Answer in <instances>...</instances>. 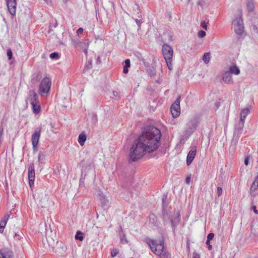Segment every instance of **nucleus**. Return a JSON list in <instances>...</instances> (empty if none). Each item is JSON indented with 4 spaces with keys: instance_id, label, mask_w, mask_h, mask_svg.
<instances>
[{
    "instance_id": "f257e3e1",
    "label": "nucleus",
    "mask_w": 258,
    "mask_h": 258,
    "mask_svg": "<svg viewBox=\"0 0 258 258\" xmlns=\"http://www.w3.org/2000/svg\"><path fill=\"white\" fill-rule=\"evenodd\" d=\"M160 131L153 126L143 129L138 139L134 142L129 155V161H136L145 154L155 151L160 146Z\"/></svg>"
},
{
    "instance_id": "f03ea898",
    "label": "nucleus",
    "mask_w": 258,
    "mask_h": 258,
    "mask_svg": "<svg viewBox=\"0 0 258 258\" xmlns=\"http://www.w3.org/2000/svg\"><path fill=\"white\" fill-rule=\"evenodd\" d=\"M162 219L164 225L170 224L172 229L173 232L175 233V231L177 226L180 221V215L178 211H170L166 208L162 209Z\"/></svg>"
},
{
    "instance_id": "7ed1b4c3",
    "label": "nucleus",
    "mask_w": 258,
    "mask_h": 258,
    "mask_svg": "<svg viewBox=\"0 0 258 258\" xmlns=\"http://www.w3.org/2000/svg\"><path fill=\"white\" fill-rule=\"evenodd\" d=\"M146 241L150 246L151 250L155 254H161L163 251L167 250L164 246V242L163 239L160 240L158 242L157 241L150 238H146Z\"/></svg>"
},
{
    "instance_id": "20e7f679",
    "label": "nucleus",
    "mask_w": 258,
    "mask_h": 258,
    "mask_svg": "<svg viewBox=\"0 0 258 258\" xmlns=\"http://www.w3.org/2000/svg\"><path fill=\"white\" fill-rule=\"evenodd\" d=\"M234 30L237 35L241 36L244 32V25L242 19V12L240 11L238 16H235L232 22Z\"/></svg>"
},
{
    "instance_id": "39448f33",
    "label": "nucleus",
    "mask_w": 258,
    "mask_h": 258,
    "mask_svg": "<svg viewBox=\"0 0 258 258\" xmlns=\"http://www.w3.org/2000/svg\"><path fill=\"white\" fill-rule=\"evenodd\" d=\"M51 85V82L49 78L47 77L43 78L39 85L38 89L39 93L41 95L47 94L50 90Z\"/></svg>"
},
{
    "instance_id": "423d86ee",
    "label": "nucleus",
    "mask_w": 258,
    "mask_h": 258,
    "mask_svg": "<svg viewBox=\"0 0 258 258\" xmlns=\"http://www.w3.org/2000/svg\"><path fill=\"white\" fill-rule=\"evenodd\" d=\"M244 123L239 121L235 125L233 134V137L232 140L231 144L236 145L239 140L240 136L243 131Z\"/></svg>"
},
{
    "instance_id": "0eeeda50",
    "label": "nucleus",
    "mask_w": 258,
    "mask_h": 258,
    "mask_svg": "<svg viewBox=\"0 0 258 258\" xmlns=\"http://www.w3.org/2000/svg\"><path fill=\"white\" fill-rule=\"evenodd\" d=\"M162 51L165 59L172 58L173 50L170 45L164 44L162 46Z\"/></svg>"
},
{
    "instance_id": "6e6552de",
    "label": "nucleus",
    "mask_w": 258,
    "mask_h": 258,
    "mask_svg": "<svg viewBox=\"0 0 258 258\" xmlns=\"http://www.w3.org/2000/svg\"><path fill=\"white\" fill-rule=\"evenodd\" d=\"M35 170L34 165L32 163L30 164L28 167V179L29 182V185L31 188L34 186V180H35Z\"/></svg>"
},
{
    "instance_id": "1a4fd4ad",
    "label": "nucleus",
    "mask_w": 258,
    "mask_h": 258,
    "mask_svg": "<svg viewBox=\"0 0 258 258\" xmlns=\"http://www.w3.org/2000/svg\"><path fill=\"white\" fill-rule=\"evenodd\" d=\"M6 2L10 14L12 16L15 15L17 8L16 0H6Z\"/></svg>"
},
{
    "instance_id": "9d476101",
    "label": "nucleus",
    "mask_w": 258,
    "mask_h": 258,
    "mask_svg": "<svg viewBox=\"0 0 258 258\" xmlns=\"http://www.w3.org/2000/svg\"><path fill=\"white\" fill-rule=\"evenodd\" d=\"M197 153V147L193 146L189 151L186 157V164L189 166L191 164L195 158Z\"/></svg>"
},
{
    "instance_id": "9b49d317",
    "label": "nucleus",
    "mask_w": 258,
    "mask_h": 258,
    "mask_svg": "<svg viewBox=\"0 0 258 258\" xmlns=\"http://www.w3.org/2000/svg\"><path fill=\"white\" fill-rule=\"evenodd\" d=\"M41 127H37L31 137L32 144L38 145L40 134Z\"/></svg>"
},
{
    "instance_id": "f8f14e48",
    "label": "nucleus",
    "mask_w": 258,
    "mask_h": 258,
    "mask_svg": "<svg viewBox=\"0 0 258 258\" xmlns=\"http://www.w3.org/2000/svg\"><path fill=\"white\" fill-rule=\"evenodd\" d=\"M198 123L196 119H191L187 124L186 132L192 133L197 128Z\"/></svg>"
},
{
    "instance_id": "ddd939ff",
    "label": "nucleus",
    "mask_w": 258,
    "mask_h": 258,
    "mask_svg": "<svg viewBox=\"0 0 258 258\" xmlns=\"http://www.w3.org/2000/svg\"><path fill=\"white\" fill-rule=\"evenodd\" d=\"M26 101H29L31 104L38 102V96L34 91L30 90L29 91L28 97Z\"/></svg>"
},
{
    "instance_id": "4468645a",
    "label": "nucleus",
    "mask_w": 258,
    "mask_h": 258,
    "mask_svg": "<svg viewBox=\"0 0 258 258\" xmlns=\"http://www.w3.org/2000/svg\"><path fill=\"white\" fill-rule=\"evenodd\" d=\"M0 255L2 258H13V252L8 248H3L0 250Z\"/></svg>"
},
{
    "instance_id": "2eb2a0df",
    "label": "nucleus",
    "mask_w": 258,
    "mask_h": 258,
    "mask_svg": "<svg viewBox=\"0 0 258 258\" xmlns=\"http://www.w3.org/2000/svg\"><path fill=\"white\" fill-rule=\"evenodd\" d=\"M222 80L223 82L226 84L233 83L232 75L228 71H226L223 73Z\"/></svg>"
},
{
    "instance_id": "dca6fc26",
    "label": "nucleus",
    "mask_w": 258,
    "mask_h": 258,
    "mask_svg": "<svg viewBox=\"0 0 258 258\" xmlns=\"http://www.w3.org/2000/svg\"><path fill=\"white\" fill-rule=\"evenodd\" d=\"M245 5L248 13H251L255 9V5L254 0H246Z\"/></svg>"
},
{
    "instance_id": "f3484780",
    "label": "nucleus",
    "mask_w": 258,
    "mask_h": 258,
    "mask_svg": "<svg viewBox=\"0 0 258 258\" xmlns=\"http://www.w3.org/2000/svg\"><path fill=\"white\" fill-rule=\"evenodd\" d=\"M227 71L229 72L231 75L232 74L238 75L240 73L239 68L236 64L230 66Z\"/></svg>"
},
{
    "instance_id": "a211bd4d",
    "label": "nucleus",
    "mask_w": 258,
    "mask_h": 258,
    "mask_svg": "<svg viewBox=\"0 0 258 258\" xmlns=\"http://www.w3.org/2000/svg\"><path fill=\"white\" fill-rule=\"evenodd\" d=\"M10 215H5L0 221V233H3Z\"/></svg>"
},
{
    "instance_id": "6ab92c4d",
    "label": "nucleus",
    "mask_w": 258,
    "mask_h": 258,
    "mask_svg": "<svg viewBox=\"0 0 258 258\" xmlns=\"http://www.w3.org/2000/svg\"><path fill=\"white\" fill-rule=\"evenodd\" d=\"M250 113V110L248 108H245L241 111L240 118L239 121L244 123L245 119Z\"/></svg>"
},
{
    "instance_id": "aec40b11",
    "label": "nucleus",
    "mask_w": 258,
    "mask_h": 258,
    "mask_svg": "<svg viewBox=\"0 0 258 258\" xmlns=\"http://www.w3.org/2000/svg\"><path fill=\"white\" fill-rule=\"evenodd\" d=\"M87 136L85 132L81 133L78 137V142L81 146H83L86 141Z\"/></svg>"
},
{
    "instance_id": "412c9836",
    "label": "nucleus",
    "mask_w": 258,
    "mask_h": 258,
    "mask_svg": "<svg viewBox=\"0 0 258 258\" xmlns=\"http://www.w3.org/2000/svg\"><path fill=\"white\" fill-rule=\"evenodd\" d=\"M170 111L173 117L176 118L179 115L180 112V108L179 107V108L177 109V108H176V107H173V106H171L170 108Z\"/></svg>"
},
{
    "instance_id": "4be33fe9",
    "label": "nucleus",
    "mask_w": 258,
    "mask_h": 258,
    "mask_svg": "<svg viewBox=\"0 0 258 258\" xmlns=\"http://www.w3.org/2000/svg\"><path fill=\"white\" fill-rule=\"evenodd\" d=\"M33 111L35 114H38L40 112L41 108L39 103V102H36V103L31 104Z\"/></svg>"
},
{
    "instance_id": "5701e85b",
    "label": "nucleus",
    "mask_w": 258,
    "mask_h": 258,
    "mask_svg": "<svg viewBox=\"0 0 258 258\" xmlns=\"http://www.w3.org/2000/svg\"><path fill=\"white\" fill-rule=\"evenodd\" d=\"M158 258H171V254L167 250L163 251L161 254L158 255Z\"/></svg>"
},
{
    "instance_id": "b1692460",
    "label": "nucleus",
    "mask_w": 258,
    "mask_h": 258,
    "mask_svg": "<svg viewBox=\"0 0 258 258\" xmlns=\"http://www.w3.org/2000/svg\"><path fill=\"white\" fill-rule=\"evenodd\" d=\"M125 65L123 67V72L124 74H127L128 72V68L130 67V60L127 59L124 61Z\"/></svg>"
},
{
    "instance_id": "393cba45",
    "label": "nucleus",
    "mask_w": 258,
    "mask_h": 258,
    "mask_svg": "<svg viewBox=\"0 0 258 258\" xmlns=\"http://www.w3.org/2000/svg\"><path fill=\"white\" fill-rule=\"evenodd\" d=\"M210 53L209 52H207V53H205L203 56V60L206 64L208 63L210 61Z\"/></svg>"
},
{
    "instance_id": "a878e982",
    "label": "nucleus",
    "mask_w": 258,
    "mask_h": 258,
    "mask_svg": "<svg viewBox=\"0 0 258 258\" xmlns=\"http://www.w3.org/2000/svg\"><path fill=\"white\" fill-rule=\"evenodd\" d=\"M75 238L77 240L82 241L84 239V237L83 236V233L79 231H77L75 235Z\"/></svg>"
},
{
    "instance_id": "bb28decb",
    "label": "nucleus",
    "mask_w": 258,
    "mask_h": 258,
    "mask_svg": "<svg viewBox=\"0 0 258 258\" xmlns=\"http://www.w3.org/2000/svg\"><path fill=\"white\" fill-rule=\"evenodd\" d=\"M139 19L135 18V20L139 27V29H140L141 25L142 23H143V21H142L143 18L141 15L139 16Z\"/></svg>"
},
{
    "instance_id": "cd10ccee",
    "label": "nucleus",
    "mask_w": 258,
    "mask_h": 258,
    "mask_svg": "<svg viewBox=\"0 0 258 258\" xmlns=\"http://www.w3.org/2000/svg\"><path fill=\"white\" fill-rule=\"evenodd\" d=\"M180 96H178L174 103L171 105L173 106V107H176L177 109L180 107Z\"/></svg>"
},
{
    "instance_id": "c85d7f7f",
    "label": "nucleus",
    "mask_w": 258,
    "mask_h": 258,
    "mask_svg": "<svg viewBox=\"0 0 258 258\" xmlns=\"http://www.w3.org/2000/svg\"><path fill=\"white\" fill-rule=\"evenodd\" d=\"M162 205H163V209L166 208V203L167 200V194H164L162 197Z\"/></svg>"
},
{
    "instance_id": "c756f323",
    "label": "nucleus",
    "mask_w": 258,
    "mask_h": 258,
    "mask_svg": "<svg viewBox=\"0 0 258 258\" xmlns=\"http://www.w3.org/2000/svg\"><path fill=\"white\" fill-rule=\"evenodd\" d=\"M165 60L166 61L168 68L170 70H172L173 69V66H172V58L169 59H165Z\"/></svg>"
},
{
    "instance_id": "7c9ffc66",
    "label": "nucleus",
    "mask_w": 258,
    "mask_h": 258,
    "mask_svg": "<svg viewBox=\"0 0 258 258\" xmlns=\"http://www.w3.org/2000/svg\"><path fill=\"white\" fill-rule=\"evenodd\" d=\"M157 221V218L155 215L151 214L149 215V222L151 223H155Z\"/></svg>"
},
{
    "instance_id": "2f4dec72",
    "label": "nucleus",
    "mask_w": 258,
    "mask_h": 258,
    "mask_svg": "<svg viewBox=\"0 0 258 258\" xmlns=\"http://www.w3.org/2000/svg\"><path fill=\"white\" fill-rule=\"evenodd\" d=\"M49 57L52 59H57L59 58V55L57 52H54L50 54Z\"/></svg>"
},
{
    "instance_id": "473e14b6",
    "label": "nucleus",
    "mask_w": 258,
    "mask_h": 258,
    "mask_svg": "<svg viewBox=\"0 0 258 258\" xmlns=\"http://www.w3.org/2000/svg\"><path fill=\"white\" fill-rule=\"evenodd\" d=\"M7 54L9 60L11 59L13 57V53L10 48H8L7 50Z\"/></svg>"
},
{
    "instance_id": "72a5a7b5",
    "label": "nucleus",
    "mask_w": 258,
    "mask_h": 258,
    "mask_svg": "<svg viewBox=\"0 0 258 258\" xmlns=\"http://www.w3.org/2000/svg\"><path fill=\"white\" fill-rule=\"evenodd\" d=\"M119 252V250L117 249H113L111 251V255L112 257L115 256Z\"/></svg>"
},
{
    "instance_id": "f704fd0d",
    "label": "nucleus",
    "mask_w": 258,
    "mask_h": 258,
    "mask_svg": "<svg viewBox=\"0 0 258 258\" xmlns=\"http://www.w3.org/2000/svg\"><path fill=\"white\" fill-rule=\"evenodd\" d=\"M206 36V32L204 30H200L198 32V37L199 38H204Z\"/></svg>"
},
{
    "instance_id": "c9c22d12",
    "label": "nucleus",
    "mask_w": 258,
    "mask_h": 258,
    "mask_svg": "<svg viewBox=\"0 0 258 258\" xmlns=\"http://www.w3.org/2000/svg\"><path fill=\"white\" fill-rule=\"evenodd\" d=\"M214 234L213 233H210L207 236V240L208 242H210V241L214 238Z\"/></svg>"
},
{
    "instance_id": "e433bc0d",
    "label": "nucleus",
    "mask_w": 258,
    "mask_h": 258,
    "mask_svg": "<svg viewBox=\"0 0 258 258\" xmlns=\"http://www.w3.org/2000/svg\"><path fill=\"white\" fill-rule=\"evenodd\" d=\"M91 68H92V60H89L88 61V64H87L85 66V69L86 70H90Z\"/></svg>"
},
{
    "instance_id": "4c0bfd02",
    "label": "nucleus",
    "mask_w": 258,
    "mask_h": 258,
    "mask_svg": "<svg viewBox=\"0 0 258 258\" xmlns=\"http://www.w3.org/2000/svg\"><path fill=\"white\" fill-rule=\"evenodd\" d=\"M134 10L137 13L140 14L141 13V10L140 9V7L138 5H136L135 7L134 8Z\"/></svg>"
},
{
    "instance_id": "58836bf2",
    "label": "nucleus",
    "mask_w": 258,
    "mask_h": 258,
    "mask_svg": "<svg viewBox=\"0 0 258 258\" xmlns=\"http://www.w3.org/2000/svg\"><path fill=\"white\" fill-rule=\"evenodd\" d=\"M222 194V188L221 187H218L217 190V194L218 197H220Z\"/></svg>"
},
{
    "instance_id": "ea45409f",
    "label": "nucleus",
    "mask_w": 258,
    "mask_h": 258,
    "mask_svg": "<svg viewBox=\"0 0 258 258\" xmlns=\"http://www.w3.org/2000/svg\"><path fill=\"white\" fill-rule=\"evenodd\" d=\"M255 228H254L253 226L251 227V233L253 234L255 236H258V233L256 232Z\"/></svg>"
},
{
    "instance_id": "a19ab883",
    "label": "nucleus",
    "mask_w": 258,
    "mask_h": 258,
    "mask_svg": "<svg viewBox=\"0 0 258 258\" xmlns=\"http://www.w3.org/2000/svg\"><path fill=\"white\" fill-rule=\"evenodd\" d=\"M201 26L203 28V29H207V25L206 24V23L205 21H202L201 23Z\"/></svg>"
},
{
    "instance_id": "79ce46f5",
    "label": "nucleus",
    "mask_w": 258,
    "mask_h": 258,
    "mask_svg": "<svg viewBox=\"0 0 258 258\" xmlns=\"http://www.w3.org/2000/svg\"><path fill=\"white\" fill-rule=\"evenodd\" d=\"M3 131H4V128L3 127H2L0 128V143H1L2 141V135L3 134Z\"/></svg>"
},
{
    "instance_id": "37998d69",
    "label": "nucleus",
    "mask_w": 258,
    "mask_h": 258,
    "mask_svg": "<svg viewBox=\"0 0 258 258\" xmlns=\"http://www.w3.org/2000/svg\"><path fill=\"white\" fill-rule=\"evenodd\" d=\"M149 73L150 76L151 77L155 76V75H156V73H155L154 69H153V70H151L149 72Z\"/></svg>"
},
{
    "instance_id": "c03bdc74",
    "label": "nucleus",
    "mask_w": 258,
    "mask_h": 258,
    "mask_svg": "<svg viewBox=\"0 0 258 258\" xmlns=\"http://www.w3.org/2000/svg\"><path fill=\"white\" fill-rule=\"evenodd\" d=\"M33 147V150L34 152H36L38 150L37 146L38 145L32 144Z\"/></svg>"
},
{
    "instance_id": "a18cd8bd",
    "label": "nucleus",
    "mask_w": 258,
    "mask_h": 258,
    "mask_svg": "<svg viewBox=\"0 0 258 258\" xmlns=\"http://www.w3.org/2000/svg\"><path fill=\"white\" fill-rule=\"evenodd\" d=\"M251 208L255 214H258V211L256 210V207L255 205H252Z\"/></svg>"
},
{
    "instance_id": "49530a36",
    "label": "nucleus",
    "mask_w": 258,
    "mask_h": 258,
    "mask_svg": "<svg viewBox=\"0 0 258 258\" xmlns=\"http://www.w3.org/2000/svg\"><path fill=\"white\" fill-rule=\"evenodd\" d=\"M249 157H246L245 159H244V164L246 165V166H247L248 164V162H249Z\"/></svg>"
},
{
    "instance_id": "de8ad7c7",
    "label": "nucleus",
    "mask_w": 258,
    "mask_h": 258,
    "mask_svg": "<svg viewBox=\"0 0 258 258\" xmlns=\"http://www.w3.org/2000/svg\"><path fill=\"white\" fill-rule=\"evenodd\" d=\"M42 157H44V155L42 153V152H39V155H38V161H40L41 160V158Z\"/></svg>"
},
{
    "instance_id": "09e8293b",
    "label": "nucleus",
    "mask_w": 258,
    "mask_h": 258,
    "mask_svg": "<svg viewBox=\"0 0 258 258\" xmlns=\"http://www.w3.org/2000/svg\"><path fill=\"white\" fill-rule=\"evenodd\" d=\"M206 243L208 245V249L209 250H211L212 248V246L210 244V242H208V241L207 240Z\"/></svg>"
},
{
    "instance_id": "8fccbe9b",
    "label": "nucleus",
    "mask_w": 258,
    "mask_h": 258,
    "mask_svg": "<svg viewBox=\"0 0 258 258\" xmlns=\"http://www.w3.org/2000/svg\"><path fill=\"white\" fill-rule=\"evenodd\" d=\"M83 29L82 28H79L77 31V33L78 34H81L83 32Z\"/></svg>"
},
{
    "instance_id": "3c124183",
    "label": "nucleus",
    "mask_w": 258,
    "mask_h": 258,
    "mask_svg": "<svg viewBox=\"0 0 258 258\" xmlns=\"http://www.w3.org/2000/svg\"><path fill=\"white\" fill-rule=\"evenodd\" d=\"M191 178L189 176L186 177L185 179V182L187 184H189L190 182Z\"/></svg>"
},
{
    "instance_id": "603ef678",
    "label": "nucleus",
    "mask_w": 258,
    "mask_h": 258,
    "mask_svg": "<svg viewBox=\"0 0 258 258\" xmlns=\"http://www.w3.org/2000/svg\"><path fill=\"white\" fill-rule=\"evenodd\" d=\"M192 258H200V255L196 253H194V255H193Z\"/></svg>"
},
{
    "instance_id": "864d4df0",
    "label": "nucleus",
    "mask_w": 258,
    "mask_h": 258,
    "mask_svg": "<svg viewBox=\"0 0 258 258\" xmlns=\"http://www.w3.org/2000/svg\"><path fill=\"white\" fill-rule=\"evenodd\" d=\"M99 196H100V200H103L104 201V202L105 201V199L104 197L103 196H101V195H100Z\"/></svg>"
},
{
    "instance_id": "5fc2aeb1",
    "label": "nucleus",
    "mask_w": 258,
    "mask_h": 258,
    "mask_svg": "<svg viewBox=\"0 0 258 258\" xmlns=\"http://www.w3.org/2000/svg\"><path fill=\"white\" fill-rule=\"evenodd\" d=\"M97 61L98 63H99L101 62V58H100V56H98L97 57Z\"/></svg>"
},
{
    "instance_id": "6e6d98bb",
    "label": "nucleus",
    "mask_w": 258,
    "mask_h": 258,
    "mask_svg": "<svg viewBox=\"0 0 258 258\" xmlns=\"http://www.w3.org/2000/svg\"><path fill=\"white\" fill-rule=\"evenodd\" d=\"M39 80V79H35L34 78H33L32 79V81L33 82H38Z\"/></svg>"
},
{
    "instance_id": "4d7b16f0",
    "label": "nucleus",
    "mask_w": 258,
    "mask_h": 258,
    "mask_svg": "<svg viewBox=\"0 0 258 258\" xmlns=\"http://www.w3.org/2000/svg\"><path fill=\"white\" fill-rule=\"evenodd\" d=\"M84 52L86 54V55H87V50H86V49H85L84 50Z\"/></svg>"
},
{
    "instance_id": "13d9d810",
    "label": "nucleus",
    "mask_w": 258,
    "mask_h": 258,
    "mask_svg": "<svg viewBox=\"0 0 258 258\" xmlns=\"http://www.w3.org/2000/svg\"><path fill=\"white\" fill-rule=\"evenodd\" d=\"M197 4L198 5H202V3H201V2L199 1V2H198Z\"/></svg>"
},
{
    "instance_id": "bf43d9fd",
    "label": "nucleus",
    "mask_w": 258,
    "mask_h": 258,
    "mask_svg": "<svg viewBox=\"0 0 258 258\" xmlns=\"http://www.w3.org/2000/svg\"><path fill=\"white\" fill-rule=\"evenodd\" d=\"M124 240V238H121V241L123 242V240Z\"/></svg>"
},
{
    "instance_id": "052dcab7",
    "label": "nucleus",
    "mask_w": 258,
    "mask_h": 258,
    "mask_svg": "<svg viewBox=\"0 0 258 258\" xmlns=\"http://www.w3.org/2000/svg\"><path fill=\"white\" fill-rule=\"evenodd\" d=\"M124 240V238H121V241L123 242V240Z\"/></svg>"
},
{
    "instance_id": "680f3d73",
    "label": "nucleus",
    "mask_w": 258,
    "mask_h": 258,
    "mask_svg": "<svg viewBox=\"0 0 258 258\" xmlns=\"http://www.w3.org/2000/svg\"><path fill=\"white\" fill-rule=\"evenodd\" d=\"M124 241H125V242H127V240H126V239H125H125H124Z\"/></svg>"
},
{
    "instance_id": "e2e57ef3",
    "label": "nucleus",
    "mask_w": 258,
    "mask_h": 258,
    "mask_svg": "<svg viewBox=\"0 0 258 258\" xmlns=\"http://www.w3.org/2000/svg\"><path fill=\"white\" fill-rule=\"evenodd\" d=\"M40 206H41V207H42V208H43V207H44V206H43V205H40Z\"/></svg>"
}]
</instances>
